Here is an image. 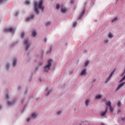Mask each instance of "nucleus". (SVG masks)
I'll return each instance as SVG.
<instances>
[{"label":"nucleus","instance_id":"28","mask_svg":"<svg viewBox=\"0 0 125 125\" xmlns=\"http://www.w3.org/2000/svg\"><path fill=\"white\" fill-rule=\"evenodd\" d=\"M76 26H77V22L73 23V27H76Z\"/></svg>","mask_w":125,"mask_h":125},{"label":"nucleus","instance_id":"25","mask_svg":"<svg viewBox=\"0 0 125 125\" xmlns=\"http://www.w3.org/2000/svg\"><path fill=\"white\" fill-rule=\"evenodd\" d=\"M6 67L7 70H8V69H9V64H6Z\"/></svg>","mask_w":125,"mask_h":125},{"label":"nucleus","instance_id":"33","mask_svg":"<svg viewBox=\"0 0 125 125\" xmlns=\"http://www.w3.org/2000/svg\"><path fill=\"white\" fill-rule=\"evenodd\" d=\"M47 41V40L46 39V38H45V39H44V42H46Z\"/></svg>","mask_w":125,"mask_h":125},{"label":"nucleus","instance_id":"17","mask_svg":"<svg viewBox=\"0 0 125 125\" xmlns=\"http://www.w3.org/2000/svg\"><path fill=\"white\" fill-rule=\"evenodd\" d=\"M101 97H102L101 95H98L96 96L95 98H96V99H100V98H101Z\"/></svg>","mask_w":125,"mask_h":125},{"label":"nucleus","instance_id":"9","mask_svg":"<svg viewBox=\"0 0 125 125\" xmlns=\"http://www.w3.org/2000/svg\"><path fill=\"white\" fill-rule=\"evenodd\" d=\"M85 13V11L84 10H83L82 13L80 14L79 17V19H82V18L83 17V14H84V13Z\"/></svg>","mask_w":125,"mask_h":125},{"label":"nucleus","instance_id":"35","mask_svg":"<svg viewBox=\"0 0 125 125\" xmlns=\"http://www.w3.org/2000/svg\"><path fill=\"white\" fill-rule=\"evenodd\" d=\"M6 98H7V99L9 98V96H8V94H7V95H6Z\"/></svg>","mask_w":125,"mask_h":125},{"label":"nucleus","instance_id":"11","mask_svg":"<svg viewBox=\"0 0 125 125\" xmlns=\"http://www.w3.org/2000/svg\"><path fill=\"white\" fill-rule=\"evenodd\" d=\"M67 10H68V9H67V8H65V7L61 8V12H62V13H65V12H66V11H67Z\"/></svg>","mask_w":125,"mask_h":125},{"label":"nucleus","instance_id":"27","mask_svg":"<svg viewBox=\"0 0 125 125\" xmlns=\"http://www.w3.org/2000/svg\"><path fill=\"white\" fill-rule=\"evenodd\" d=\"M122 103H121V102H119L118 104V107H120Z\"/></svg>","mask_w":125,"mask_h":125},{"label":"nucleus","instance_id":"4","mask_svg":"<svg viewBox=\"0 0 125 125\" xmlns=\"http://www.w3.org/2000/svg\"><path fill=\"white\" fill-rule=\"evenodd\" d=\"M115 71H116V69H114V70L113 71H112L111 74L109 75V76L106 79V80L105 81V83H108V82H109V81H110V79H111V78H112V77L113 76V75H114Z\"/></svg>","mask_w":125,"mask_h":125},{"label":"nucleus","instance_id":"18","mask_svg":"<svg viewBox=\"0 0 125 125\" xmlns=\"http://www.w3.org/2000/svg\"><path fill=\"white\" fill-rule=\"evenodd\" d=\"M114 36H113V34H112V33H109L108 34V37L109 38V39H112V38H113Z\"/></svg>","mask_w":125,"mask_h":125},{"label":"nucleus","instance_id":"26","mask_svg":"<svg viewBox=\"0 0 125 125\" xmlns=\"http://www.w3.org/2000/svg\"><path fill=\"white\" fill-rule=\"evenodd\" d=\"M108 42H109V40H104V43H108Z\"/></svg>","mask_w":125,"mask_h":125},{"label":"nucleus","instance_id":"2","mask_svg":"<svg viewBox=\"0 0 125 125\" xmlns=\"http://www.w3.org/2000/svg\"><path fill=\"white\" fill-rule=\"evenodd\" d=\"M51 62H52V60L50 59L48 61V64L46 65V66L44 67V72H47L50 70V67H51Z\"/></svg>","mask_w":125,"mask_h":125},{"label":"nucleus","instance_id":"44","mask_svg":"<svg viewBox=\"0 0 125 125\" xmlns=\"http://www.w3.org/2000/svg\"><path fill=\"white\" fill-rule=\"evenodd\" d=\"M47 54H48V53H49V52H47Z\"/></svg>","mask_w":125,"mask_h":125},{"label":"nucleus","instance_id":"41","mask_svg":"<svg viewBox=\"0 0 125 125\" xmlns=\"http://www.w3.org/2000/svg\"><path fill=\"white\" fill-rule=\"evenodd\" d=\"M51 50H52V48L51 47V48H50V52H51Z\"/></svg>","mask_w":125,"mask_h":125},{"label":"nucleus","instance_id":"38","mask_svg":"<svg viewBox=\"0 0 125 125\" xmlns=\"http://www.w3.org/2000/svg\"><path fill=\"white\" fill-rule=\"evenodd\" d=\"M71 3H74V0H71Z\"/></svg>","mask_w":125,"mask_h":125},{"label":"nucleus","instance_id":"1","mask_svg":"<svg viewBox=\"0 0 125 125\" xmlns=\"http://www.w3.org/2000/svg\"><path fill=\"white\" fill-rule=\"evenodd\" d=\"M42 4H43V0H40L39 4L37 3V2H34L35 11L36 13H37V14H39L40 13V12L38 9V8H39V9H41L42 11H43V9H44V7L42 6Z\"/></svg>","mask_w":125,"mask_h":125},{"label":"nucleus","instance_id":"40","mask_svg":"<svg viewBox=\"0 0 125 125\" xmlns=\"http://www.w3.org/2000/svg\"><path fill=\"white\" fill-rule=\"evenodd\" d=\"M41 65H42V62L41 63L39 64V66H41Z\"/></svg>","mask_w":125,"mask_h":125},{"label":"nucleus","instance_id":"8","mask_svg":"<svg viewBox=\"0 0 125 125\" xmlns=\"http://www.w3.org/2000/svg\"><path fill=\"white\" fill-rule=\"evenodd\" d=\"M5 32H8L9 33H12L13 32V28H6L5 29Z\"/></svg>","mask_w":125,"mask_h":125},{"label":"nucleus","instance_id":"13","mask_svg":"<svg viewBox=\"0 0 125 125\" xmlns=\"http://www.w3.org/2000/svg\"><path fill=\"white\" fill-rule=\"evenodd\" d=\"M37 116H38V115L36 113H33L31 114V117L34 119L37 118Z\"/></svg>","mask_w":125,"mask_h":125},{"label":"nucleus","instance_id":"48","mask_svg":"<svg viewBox=\"0 0 125 125\" xmlns=\"http://www.w3.org/2000/svg\"><path fill=\"white\" fill-rule=\"evenodd\" d=\"M19 89H20V87L19 88Z\"/></svg>","mask_w":125,"mask_h":125},{"label":"nucleus","instance_id":"47","mask_svg":"<svg viewBox=\"0 0 125 125\" xmlns=\"http://www.w3.org/2000/svg\"><path fill=\"white\" fill-rule=\"evenodd\" d=\"M121 112V110H119V111H118V112Z\"/></svg>","mask_w":125,"mask_h":125},{"label":"nucleus","instance_id":"3","mask_svg":"<svg viewBox=\"0 0 125 125\" xmlns=\"http://www.w3.org/2000/svg\"><path fill=\"white\" fill-rule=\"evenodd\" d=\"M111 104H112L110 101H108L106 102V105L109 107L110 112H113V111H114V109L112 107Z\"/></svg>","mask_w":125,"mask_h":125},{"label":"nucleus","instance_id":"31","mask_svg":"<svg viewBox=\"0 0 125 125\" xmlns=\"http://www.w3.org/2000/svg\"><path fill=\"white\" fill-rule=\"evenodd\" d=\"M103 102H106V101H107V100H106V99H104L103 100Z\"/></svg>","mask_w":125,"mask_h":125},{"label":"nucleus","instance_id":"42","mask_svg":"<svg viewBox=\"0 0 125 125\" xmlns=\"http://www.w3.org/2000/svg\"><path fill=\"white\" fill-rule=\"evenodd\" d=\"M101 125H105V124H104V123H102Z\"/></svg>","mask_w":125,"mask_h":125},{"label":"nucleus","instance_id":"45","mask_svg":"<svg viewBox=\"0 0 125 125\" xmlns=\"http://www.w3.org/2000/svg\"><path fill=\"white\" fill-rule=\"evenodd\" d=\"M95 81H96V80L95 79V80L93 81V82H95Z\"/></svg>","mask_w":125,"mask_h":125},{"label":"nucleus","instance_id":"46","mask_svg":"<svg viewBox=\"0 0 125 125\" xmlns=\"http://www.w3.org/2000/svg\"><path fill=\"white\" fill-rule=\"evenodd\" d=\"M47 89H48V88H47L46 89V90H47Z\"/></svg>","mask_w":125,"mask_h":125},{"label":"nucleus","instance_id":"39","mask_svg":"<svg viewBox=\"0 0 125 125\" xmlns=\"http://www.w3.org/2000/svg\"><path fill=\"white\" fill-rule=\"evenodd\" d=\"M2 1H3V0H0V3H1V2H2Z\"/></svg>","mask_w":125,"mask_h":125},{"label":"nucleus","instance_id":"21","mask_svg":"<svg viewBox=\"0 0 125 125\" xmlns=\"http://www.w3.org/2000/svg\"><path fill=\"white\" fill-rule=\"evenodd\" d=\"M25 4H27V5L30 4V1L29 0H25Z\"/></svg>","mask_w":125,"mask_h":125},{"label":"nucleus","instance_id":"30","mask_svg":"<svg viewBox=\"0 0 125 125\" xmlns=\"http://www.w3.org/2000/svg\"><path fill=\"white\" fill-rule=\"evenodd\" d=\"M30 120H31V118H28L27 119V122H30Z\"/></svg>","mask_w":125,"mask_h":125},{"label":"nucleus","instance_id":"20","mask_svg":"<svg viewBox=\"0 0 125 125\" xmlns=\"http://www.w3.org/2000/svg\"><path fill=\"white\" fill-rule=\"evenodd\" d=\"M118 20V17L115 18L113 20H112L111 22L113 23V22H115Z\"/></svg>","mask_w":125,"mask_h":125},{"label":"nucleus","instance_id":"12","mask_svg":"<svg viewBox=\"0 0 125 125\" xmlns=\"http://www.w3.org/2000/svg\"><path fill=\"white\" fill-rule=\"evenodd\" d=\"M16 63H17V60H16V59H14L13 60V67H15V66H16Z\"/></svg>","mask_w":125,"mask_h":125},{"label":"nucleus","instance_id":"23","mask_svg":"<svg viewBox=\"0 0 125 125\" xmlns=\"http://www.w3.org/2000/svg\"><path fill=\"white\" fill-rule=\"evenodd\" d=\"M24 36H25V32H22L21 34V38H24Z\"/></svg>","mask_w":125,"mask_h":125},{"label":"nucleus","instance_id":"34","mask_svg":"<svg viewBox=\"0 0 125 125\" xmlns=\"http://www.w3.org/2000/svg\"><path fill=\"white\" fill-rule=\"evenodd\" d=\"M50 94V92H48L47 93V94L46 95V96H47V95H49Z\"/></svg>","mask_w":125,"mask_h":125},{"label":"nucleus","instance_id":"5","mask_svg":"<svg viewBox=\"0 0 125 125\" xmlns=\"http://www.w3.org/2000/svg\"><path fill=\"white\" fill-rule=\"evenodd\" d=\"M24 44L26 45V50H28V49H29V47H30V45H31V44L29 43L28 40H26L24 41Z\"/></svg>","mask_w":125,"mask_h":125},{"label":"nucleus","instance_id":"19","mask_svg":"<svg viewBox=\"0 0 125 125\" xmlns=\"http://www.w3.org/2000/svg\"><path fill=\"white\" fill-rule=\"evenodd\" d=\"M88 103H89V100H86V101L85 102V104L86 106H88Z\"/></svg>","mask_w":125,"mask_h":125},{"label":"nucleus","instance_id":"32","mask_svg":"<svg viewBox=\"0 0 125 125\" xmlns=\"http://www.w3.org/2000/svg\"><path fill=\"white\" fill-rule=\"evenodd\" d=\"M18 14H19V12H17L16 14H15V16H17V15H18Z\"/></svg>","mask_w":125,"mask_h":125},{"label":"nucleus","instance_id":"24","mask_svg":"<svg viewBox=\"0 0 125 125\" xmlns=\"http://www.w3.org/2000/svg\"><path fill=\"white\" fill-rule=\"evenodd\" d=\"M56 8L57 9H59V8H60V4H57V5H56Z\"/></svg>","mask_w":125,"mask_h":125},{"label":"nucleus","instance_id":"6","mask_svg":"<svg viewBox=\"0 0 125 125\" xmlns=\"http://www.w3.org/2000/svg\"><path fill=\"white\" fill-rule=\"evenodd\" d=\"M107 110H108V107L106 106L105 111H102L101 113V116H102V117H104V116H105V115H106V114L107 113Z\"/></svg>","mask_w":125,"mask_h":125},{"label":"nucleus","instance_id":"29","mask_svg":"<svg viewBox=\"0 0 125 125\" xmlns=\"http://www.w3.org/2000/svg\"><path fill=\"white\" fill-rule=\"evenodd\" d=\"M7 103H8V105H12V103H11L9 101H8Z\"/></svg>","mask_w":125,"mask_h":125},{"label":"nucleus","instance_id":"49","mask_svg":"<svg viewBox=\"0 0 125 125\" xmlns=\"http://www.w3.org/2000/svg\"><path fill=\"white\" fill-rule=\"evenodd\" d=\"M12 33H14V32H13H13Z\"/></svg>","mask_w":125,"mask_h":125},{"label":"nucleus","instance_id":"10","mask_svg":"<svg viewBox=\"0 0 125 125\" xmlns=\"http://www.w3.org/2000/svg\"><path fill=\"white\" fill-rule=\"evenodd\" d=\"M35 17L34 15H31L26 19V21H29L30 19H33Z\"/></svg>","mask_w":125,"mask_h":125},{"label":"nucleus","instance_id":"37","mask_svg":"<svg viewBox=\"0 0 125 125\" xmlns=\"http://www.w3.org/2000/svg\"><path fill=\"white\" fill-rule=\"evenodd\" d=\"M121 120H122V121H125V117H123L121 119Z\"/></svg>","mask_w":125,"mask_h":125},{"label":"nucleus","instance_id":"7","mask_svg":"<svg viewBox=\"0 0 125 125\" xmlns=\"http://www.w3.org/2000/svg\"><path fill=\"white\" fill-rule=\"evenodd\" d=\"M125 82H123L121 84H120L117 87V88H116V91H117V90H119V89H120L121 87H122V86H124V85H125Z\"/></svg>","mask_w":125,"mask_h":125},{"label":"nucleus","instance_id":"14","mask_svg":"<svg viewBox=\"0 0 125 125\" xmlns=\"http://www.w3.org/2000/svg\"><path fill=\"white\" fill-rule=\"evenodd\" d=\"M85 72H86V69H84L82 70V71L81 73V76H83L85 74Z\"/></svg>","mask_w":125,"mask_h":125},{"label":"nucleus","instance_id":"16","mask_svg":"<svg viewBox=\"0 0 125 125\" xmlns=\"http://www.w3.org/2000/svg\"><path fill=\"white\" fill-rule=\"evenodd\" d=\"M37 36V32L36 31H34L32 32V37H36Z\"/></svg>","mask_w":125,"mask_h":125},{"label":"nucleus","instance_id":"43","mask_svg":"<svg viewBox=\"0 0 125 125\" xmlns=\"http://www.w3.org/2000/svg\"><path fill=\"white\" fill-rule=\"evenodd\" d=\"M1 109V106L0 105V110Z\"/></svg>","mask_w":125,"mask_h":125},{"label":"nucleus","instance_id":"22","mask_svg":"<svg viewBox=\"0 0 125 125\" xmlns=\"http://www.w3.org/2000/svg\"><path fill=\"white\" fill-rule=\"evenodd\" d=\"M50 24H51V22H50V21H48L47 22H46L45 23L46 26H49V25H50Z\"/></svg>","mask_w":125,"mask_h":125},{"label":"nucleus","instance_id":"15","mask_svg":"<svg viewBox=\"0 0 125 125\" xmlns=\"http://www.w3.org/2000/svg\"><path fill=\"white\" fill-rule=\"evenodd\" d=\"M88 64H89V61H86L85 62L84 64V66L85 67H86V66H87L88 65Z\"/></svg>","mask_w":125,"mask_h":125},{"label":"nucleus","instance_id":"36","mask_svg":"<svg viewBox=\"0 0 125 125\" xmlns=\"http://www.w3.org/2000/svg\"><path fill=\"white\" fill-rule=\"evenodd\" d=\"M61 114V111L58 112V115H60Z\"/></svg>","mask_w":125,"mask_h":125}]
</instances>
